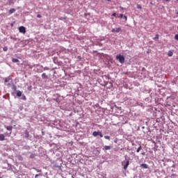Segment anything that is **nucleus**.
<instances>
[{"label": "nucleus", "mask_w": 178, "mask_h": 178, "mask_svg": "<svg viewBox=\"0 0 178 178\" xmlns=\"http://www.w3.org/2000/svg\"><path fill=\"white\" fill-rule=\"evenodd\" d=\"M117 60H119L120 63H123L124 62V56L120 55L116 56Z\"/></svg>", "instance_id": "1"}, {"label": "nucleus", "mask_w": 178, "mask_h": 178, "mask_svg": "<svg viewBox=\"0 0 178 178\" xmlns=\"http://www.w3.org/2000/svg\"><path fill=\"white\" fill-rule=\"evenodd\" d=\"M92 136L94 137H97V136H99L101 138L104 137V135H102V132L101 131H93Z\"/></svg>", "instance_id": "2"}, {"label": "nucleus", "mask_w": 178, "mask_h": 178, "mask_svg": "<svg viewBox=\"0 0 178 178\" xmlns=\"http://www.w3.org/2000/svg\"><path fill=\"white\" fill-rule=\"evenodd\" d=\"M19 33H22V34H26V27L22 26L19 27Z\"/></svg>", "instance_id": "3"}, {"label": "nucleus", "mask_w": 178, "mask_h": 178, "mask_svg": "<svg viewBox=\"0 0 178 178\" xmlns=\"http://www.w3.org/2000/svg\"><path fill=\"white\" fill-rule=\"evenodd\" d=\"M6 130H8V131H10V134L8 135V137H10V134H12V130L13 129V127L12 126H7V127H5Z\"/></svg>", "instance_id": "4"}, {"label": "nucleus", "mask_w": 178, "mask_h": 178, "mask_svg": "<svg viewBox=\"0 0 178 178\" xmlns=\"http://www.w3.org/2000/svg\"><path fill=\"white\" fill-rule=\"evenodd\" d=\"M112 33H120V31H122V28H116L112 29Z\"/></svg>", "instance_id": "5"}, {"label": "nucleus", "mask_w": 178, "mask_h": 178, "mask_svg": "<svg viewBox=\"0 0 178 178\" xmlns=\"http://www.w3.org/2000/svg\"><path fill=\"white\" fill-rule=\"evenodd\" d=\"M129 165H130V162L129 161H127L126 165H124V170H126L127 168H129Z\"/></svg>", "instance_id": "6"}, {"label": "nucleus", "mask_w": 178, "mask_h": 178, "mask_svg": "<svg viewBox=\"0 0 178 178\" xmlns=\"http://www.w3.org/2000/svg\"><path fill=\"white\" fill-rule=\"evenodd\" d=\"M3 140H5V135L0 134V141H3Z\"/></svg>", "instance_id": "7"}, {"label": "nucleus", "mask_w": 178, "mask_h": 178, "mask_svg": "<svg viewBox=\"0 0 178 178\" xmlns=\"http://www.w3.org/2000/svg\"><path fill=\"white\" fill-rule=\"evenodd\" d=\"M141 167L143 168V169H148V165L145 163L141 164Z\"/></svg>", "instance_id": "8"}, {"label": "nucleus", "mask_w": 178, "mask_h": 178, "mask_svg": "<svg viewBox=\"0 0 178 178\" xmlns=\"http://www.w3.org/2000/svg\"><path fill=\"white\" fill-rule=\"evenodd\" d=\"M42 79H48V75H47V74H45V73H43L42 74Z\"/></svg>", "instance_id": "9"}, {"label": "nucleus", "mask_w": 178, "mask_h": 178, "mask_svg": "<svg viewBox=\"0 0 178 178\" xmlns=\"http://www.w3.org/2000/svg\"><path fill=\"white\" fill-rule=\"evenodd\" d=\"M12 62H13V63H17V62H19V60L17 58H13Z\"/></svg>", "instance_id": "10"}, {"label": "nucleus", "mask_w": 178, "mask_h": 178, "mask_svg": "<svg viewBox=\"0 0 178 178\" xmlns=\"http://www.w3.org/2000/svg\"><path fill=\"white\" fill-rule=\"evenodd\" d=\"M104 149L106 151H108L109 149H111V146H108V145L104 146Z\"/></svg>", "instance_id": "11"}, {"label": "nucleus", "mask_w": 178, "mask_h": 178, "mask_svg": "<svg viewBox=\"0 0 178 178\" xmlns=\"http://www.w3.org/2000/svg\"><path fill=\"white\" fill-rule=\"evenodd\" d=\"M10 15H12V13H15V12H16V10L15 8L10 9L9 10Z\"/></svg>", "instance_id": "12"}, {"label": "nucleus", "mask_w": 178, "mask_h": 178, "mask_svg": "<svg viewBox=\"0 0 178 178\" xmlns=\"http://www.w3.org/2000/svg\"><path fill=\"white\" fill-rule=\"evenodd\" d=\"M168 56H173V51H169L168 53Z\"/></svg>", "instance_id": "13"}, {"label": "nucleus", "mask_w": 178, "mask_h": 178, "mask_svg": "<svg viewBox=\"0 0 178 178\" xmlns=\"http://www.w3.org/2000/svg\"><path fill=\"white\" fill-rule=\"evenodd\" d=\"M9 81H10V78H6L4 80L5 83H9Z\"/></svg>", "instance_id": "14"}, {"label": "nucleus", "mask_w": 178, "mask_h": 178, "mask_svg": "<svg viewBox=\"0 0 178 178\" xmlns=\"http://www.w3.org/2000/svg\"><path fill=\"white\" fill-rule=\"evenodd\" d=\"M22 95V92L20 90L17 91V96L20 97Z\"/></svg>", "instance_id": "15"}, {"label": "nucleus", "mask_w": 178, "mask_h": 178, "mask_svg": "<svg viewBox=\"0 0 178 178\" xmlns=\"http://www.w3.org/2000/svg\"><path fill=\"white\" fill-rule=\"evenodd\" d=\"M114 106L116 108V109H118V111H122V107H119L117 105H115Z\"/></svg>", "instance_id": "16"}, {"label": "nucleus", "mask_w": 178, "mask_h": 178, "mask_svg": "<svg viewBox=\"0 0 178 178\" xmlns=\"http://www.w3.org/2000/svg\"><path fill=\"white\" fill-rule=\"evenodd\" d=\"M104 138H105L106 140H111V137H110L109 136H104Z\"/></svg>", "instance_id": "17"}, {"label": "nucleus", "mask_w": 178, "mask_h": 178, "mask_svg": "<svg viewBox=\"0 0 178 178\" xmlns=\"http://www.w3.org/2000/svg\"><path fill=\"white\" fill-rule=\"evenodd\" d=\"M141 149H142V147H141V146H140V147L137 149L136 152H140V151H141Z\"/></svg>", "instance_id": "18"}, {"label": "nucleus", "mask_w": 178, "mask_h": 178, "mask_svg": "<svg viewBox=\"0 0 178 178\" xmlns=\"http://www.w3.org/2000/svg\"><path fill=\"white\" fill-rule=\"evenodd\" d=\"M136 8H137V9H142V7H141V6L140 4H138L136 6Z\"/></svg>", "instance_id": "19"}, {"label": "nucleus", "mask_w": 178, "mask_h": 178, "mask_svg": "<svg viewBox=\"0 0 178 178\" xmlns=\"http://www.w3.org/2000/svg\"><path fill=\"white\" fill-rule=\"evenodd\" d=\"M3 51H4V52H6V51H8V47H4L3 48Z\"/></svg>", "instance_id": "20"}, {"label": "nucleus", "mask_w": 178, "mask_h": 178, "mask_svg": "<svg viewBox=\"0 0 178 178\" xmlns=\"http://www.w3.org/2000/svg\"><path fill=\"white\" fill-rule=\"evenodd\" d=\"M16 86H12V90H13L14 91H16Z\"/></svg>", "instance_id": "21"}, {"label": "nucleus", "mask_w": 178, "mask_h": 178, "mask_svg": "<svg viewBox=\"0 0 178 178\" xmlns=\"http://www.w3.org/2000/svg\"><path fill=\"white\" fill-rule=\"evenodd\" d=\"M158 38H159V35L156 34L154 38V40H158Z\"/></svg>", "instance_id": "22"}, {"label": "nucleus", "mask_w": 178, "mask_h": 178, "mask_svg": "<svg viewBox=\"0 0 178 178\" xmlns=\"http://www.w3.org/2000/svg\"><path fill=\"white\" fill-rule=\"evenodd\" d=\"M175 39L177 40V41H178V34L175 35Z\"/></svg>", "instance_id": "23"}, {"label": "nucleus", "mask_w": 178, "mask_h": 178, "mask_svg": "<svg viewBox=\"0 0 178 178\" xmlns=\"http://www.w3.org/2000/svg\"><path fill=\"white\" fill-rule=\"evenodd\" d=\"M119 17H120V19L123 18V17H124V15H123V14H120V16H119Z\"/></svg>", "instance_id": "24"}, {"label": "nucleus", "mask_w": 178, "mask_h": 178, "mask_svg": "<svg viewBox=\"0 0 178 178\" xmlns=\"http://www.w3.org/2000/svg\"><path fill=\"white\" fill-rule=\"evenodd\" d=\"M35 156V154H31L30 158H34Z\"/></svg>", "instance_id": "25"}, {"label": "nucleus", "mask_w": 178, "mask_h": 178, "mask_svg": "<svg viewBox=\"0 0 178 178\" xmlns=\"http://www.w3.org/2000/svg\"><path fill=\"white\" fill-rule=\"evenodd\" d=\"M37 17H38V19H41L42 16H41V15L38 14V15H37Z\"/></svg>", "instance_id": "26"}, {"label": "nucleus", "mask_w": 178, "mask_h": 178, "mask_svg": "<svg viewBox=\"0 0 178 178\" xmlns=\"http://www.w3.org/2000/svg\"><path fill=\"white\" fill-rule=\"evenodd\" d=\"M112 16L116 17V13H113Z\"/></svg>", "instance_id": "27"}, {"label": "nucleus", "mask_w": 178, "mask_h": 178, "mask_svg": "<svg viewBox=\"0 0 178 178\" xmlns=\"http://www.w3.org/2000/svg\"><path fill=\"white\" fill-rule=\"evenodd\" d=\"M124 18L125 19V20H127V16L124 15Z\"/></svg>", "instance_id": "28"}, {"label": "nucleus", "mask_w": 178, "mask_h": 178, "mask_svg": "<svg viewBox=\"0 0 178 178\" xmlns=\"http://www.w3.org/2000/svg\"><path fill=\"white\" fill-rule=\"evenodd\" d=\"M35 177H38V174H37V175L35 176Z\"/></svg>", "instance_id": "29"}, {"label": "nucleus", "mask_w": 178, "mask_h": 178, "mask_svg": "<svg viewBox=\"0 0 178 178\" xmlns=\"http://www.w3.org/2000/svg\"><path fill=\"white\" fill-rule=\"evenodd\" d=\"M24 99H26V96L24 97Z\"/></svg>", "instance_id": "30"}, {"label": "nucleus", "mask_w": 178, "mask_h": 178, "mask_svg": "<svg viewBox=\"0 0 178 178\" xmlns=\"http://www.w3.org/2000/svg\"><path fill=\"white\" fill-rule=\"evenodd\" d=\"M46 70H49V69H48V68H46Z\"/></svg>", "instance_id": "31"}, {"label": "nucleus", "mask_w": 178, "mask_h": 178, "mask_svg": "<svg viewBox=\"0 0 178 178\" xmlns=\"http://www.w3.org/2000/svg\"><path fill=\"white\" fill-rule=\"evenodd\" d=\"M178 1V0H177Z\"/></svg>", "instance_id": "32"}]
</instances>
